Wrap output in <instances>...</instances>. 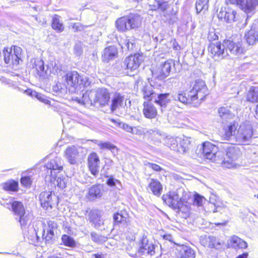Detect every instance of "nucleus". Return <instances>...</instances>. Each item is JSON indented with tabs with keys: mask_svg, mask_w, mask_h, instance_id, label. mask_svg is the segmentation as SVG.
Wrapping results in <instances>:
<instances>
[{
	"mask_svg": "<svg viewBox=\"0 0 258 258\" xmlns=\"http://www.w3.org/2000/svg\"><path fill=\"white\" fill-rule=\"evenodd\" d=\"M208 88L204 81H196L191 90L188 92L179 91L172 96L173 99L183 104H192L195 107L198 106L208 95Z\"/></svg>",
	"mask_w": 258,
	"mask_h": 258,
	"instance_id": "obj_1",
	"label": "nucleus"
},
{
	"mask_svg": "<svg viewBox=\"0 0 258 258\" xmlns=\"http://www.w3.org/2000/svg\"><path fill=\"white\" fill-rule=\"evenodd\" d=\"M196 153L199 157L205 158L213 161H216V158L222 155L221 152L218 151L217 147L209 142H206L199 145Z\"/></svg>",
	"mask_w": 258,
	"mask_h": 258,
	"instance_id": "obj_2",
	"label": "nucleus"
},
{
	"mask_svg": "<svg viewBox=\"0 0 258 258\" xmlns=\"http://www.w3.org/2000/svg\"><path fill=\"white\" fill-rule=\"evenodd\" d=\"M234 135L235 142L238 144H248L253 135L252 125L249 122L243 123L239 126Z\"/></svg>",
	"mask_w": 258,
	"mask_h": 258,
	"instance_id": "obj_3",
	"label": "nucleus"
},
{
	"mask_svg": "<svg viewBox=\"0 0 258 258\" xmlns=\"http://www.w3.org/2000/svg\"><path fill=\"white\" fill-rule=\"evenodd\" d=\"M66 80L69 86L74 88L79 86L87 87L90 84L87 77L80 76L76 71L68 72L66 76Z\"/></svg>",
	"mask_w": 258,
	"mask_h": 258,
	"instance_id": "obj_4",
	"label": "nucleus"
},
{
	"mask_svg": "<svg viewBox=\"0 0 258 258\" xmlns=\"http://www.w3.org/2000/svg\"><path fill=\"white\" fill-rule=\"evenodd\" d=\"M179 190L170 191L167 195H163L162 199L169 207L182 212V209L184 208L183 202L179 195Z\"/></svg>",
	"mask_w": 258,
	"mask_h": 258,
	"instance_id": "obj_5",
	"label": "nucleus"
},
{
	"mask_svg": "<svg viewBox=\"0 0 258 258\" xmlns=\"http://www.w3.org/2000/svg\"><path fill=\"white\" fill-rule=\"evenodd\" d=\"M172 66H175L174 60L168 59L164 62H161L156 70L152 72V73L158 79L163 80L169 75Z\"/></svg>",
	"mask_w": 258,
	"mask_h": 258,
	"instance_id": "obj_6",
	"label": "nucleus"
},
{
	"mask_svg": "<svg viewBox=\"0 0 258 258\" xmlns=\"http://www.w3.org/2000/svg\"><path fill=\"white\" fill-rule=\"evenodd\" d=\"M208 50L212 55L213 58L216 60L223 59L229 55L225 50L224 43H212L209 45Z\"/></svg>",
	"mask_w": 258,
	"mask_h": 258,
	"instance_id": "obj_7",
	"label": "nucleus"
},
{
	"mask_svg": "<svg viewBox=\"0 0 258 258\" xmlns=\"http://www.w3.org/2000/svg\"><path fill=\"white\" fill-rule=\"evenodd\" d=\"M81 150L79 147L69 146L66 149L64 156L70 164H76L81 158Z\"/></svg>",
	"mask_w": 258,
	"mask_h": 258,
	"instance_id": "obj_8",
	"label": "nucleus"
},
{
	"mask_svg": "<svg viewBox=\"0 0 258 258\" xmlns=\"http://www.w3.org/2000/svg\"><path fill=\"white\" fill-rule=\"evenodd\" d=\"M39 200L41 206L46 209H51L58 203L56 196L52 195L50 191L42 192L39 195Z\"/></svg>",
	"mask_w": 258,
	"mask_h": 258,
	"instance_id": "obj_9",
	"label": "nucleus"
},
{
	"mask_svg": "<svg viewBox=\"0 0 258 258\" xmlns=\"http://www.w3.org/2000/svg\"><path fill=\"white\" fill-rule=\"evenodd\" d=\"M110 94L108 90L105 88H98L95 91L93 98L94 105L98 103L100 106H105L109 102Z\"/></svg>",
	"mask_w": 258,
	"mask_h": 258,
	"instance_id": "obj_10",
	"label": "nucleus"
},
{
	"mask_svg": "<svg viewBox=\"0 0 258 258\" xmlns=\"http://www.w3.org/2000/svg\"><path fill=\"white\" fill-rule=\"evenodd\" d=\"M224 46L225 47V50L230 55L237 56L242 54L244 49L241 46L239 43H235L230 40H225L224 41Z\"/></svg>",
	"mask_w": 258,
	"mask_h": 258,
	"instance_id": "obj_11",
	"label": "nucleus"
},
{
	"mask_svg": "<svg viewBox=\"0 0 258 258\" xmlns=\"http://www.w3.org/2000/svg\"><path fill=\"white\" fill-rule=\"evenodd\" d=\"M143 61V56L139 53L131 55L126 58L123 62V64L127 70L131 71L136 70Z\"/></svg>",
	"mask_w": 258,
	"mask_h": 258,
	"instance_id": "obj_12",
	"label": "nucleus"
},
{
	"mask_svg": "<svg viewBox=\"0 0 258 258\" xmlns=\"http://www.w3.org/2000/svg\"><path fill=\"white\" fill-rule=\"evenodd\" d=\"M138 252L140 255H154L155 253V246L152 242H149L147 237H143Z\"/></svg>",
	"mask_w": 258,
	"mask_h": 258,
	"instance_id": "obj_13",
	"label": "nucleus"
},
{
	"mask_svg": "<svg viewBox=\"0 0 258 258\" xmlns=\"http://www.w3.org/2000/svg\"><path fill=\"white\" fill-rule=\"evenodd\" d=\"M100 159L97 153L93 152L88 157V165L91 173L96 176L99 171Z\"/></svg>",
	"mask_w": 258,
	"mask_h": 258,
	"instance_id": "obj_14",
	"label": "nucleus"
},
{
	"mask_svg": "<svg viewBox=\"0 0 258 258\" xmlns=\"http://www.w3.org/2000/svg\"><path fill=\"white\" fill-rule=\"evenodd\" d=\"M247 43L253 45L258 41V20L255 21L252 24L250 30L245 35Z\"/></svg>",
	"mask_w": 258,
	"mask_h": 258,
	"instance_id": "obj_15",
	"label": "nucleus"
},
{
	"mask_svg": "<svg viewBox=\"0 0 258 258\" xmlns=\"http://www.w3.org/2000/svg\"><path fill=\"white\" fill-rule=\"evenodd\" d=\"M46 167L50 170V175L54 176L56 172L63 169V163L60 158L56 157L46 164Z\"/></svg>",
	"mask_w": 258,
	"mask_h": 258,
	"instance_id": "obj_16",
	"label": "nucleus"
},
{
	"mask_svg": "<svg viewBox=\"0 0 258 258\" xmlns=\"http://www.w3.org/2000/svg\"><path fill=\"white\" fill-rule=\"evenodd\" d=\"M95 95V91L87 90L84 93L81 97H76L73 99L78 103L84 105H94L93 98Z\"/></svg>",
	"mask_w": 258,
	"mask_h": 258,
	"instance_id": "obj_17",
	"label": "nucleus"
},
{
	"mask_svg": "<svg viewBox=\"0 0 258 258\" xmlns=\"http://www.w3.org/2000/svg\"><path fill=\"white\" fill-rule=\"evenodd\" d=\"M125 100V96L118 92H115L111 97L110 110L113 112L117 109L123 106V102Z\"/></svg>",
	"mask_w": 258,
	"mask_h": 258,
	"instance_id": "obj_18",
	"label": "nucleus"
},
{
	"mask_svg": "<svg viewBox=\"0 0 258 258\" xmlns=\"http://www.w3.org/2000/svg\"><path fill=\"white\" fill-rule=\"evenodd\" d=\"M143 114L149 119L154 118L157 115V110L152 101H147L143 103Z\"/></svg>",
	"mask_w": 258,
	"mask_h": 258,
	"instance_id": "obj_19",
	"label": "nucleus"
},
{
	"mask_svg": "<svg viewBox=\"0 0 258 258\" xmlns=\"http://www.w3.org/2000/svg\"><path fill=\"white\" fill-rule=\"evenodd\" d=\"M88 216L89 221L94 225L95 228H99L104 224L100 211L98 210H91Z\"/></svg>",
	"mask_w": 258,
	"mask_h": 258,
	"instance_id": "obj_20",
	"label": "nucleus"
},
{
	"mask_svg": "<svg viewBox=\"0 0 258 258\" xmlns=\"http://www.w3.org/2000/svg\"><path fill=\"white\" fill-rule=\"evenodd\" d=\"M236 12L232 9L228 8L225 10H221L218 14L219 19L223 20L227 23H232L235 21Z\"/></svg>",
	"mask_w": 258,
	"mask_h": 258,
	"instance_id": "obj_21",
	"label": "nucleus"
},
{
	"mask_svg": "<svg viewBox=\"0 0 258 258\" xmlns=\"http://www.w3.org/2000/svg\"><path fill=\"white\" fill-rule=\"evenodd\" d=\"M201 244L205 247L218 248L222 243L217 240V238L213 236L205 235L200 239Z\"/></svg>",
	"mask_w": 258,
	"mask_h": 258,
	"instance_id": "obj_22",
	"label": "nucleus"
},
{
	"mask_svg": "<svg viewBox=\"0 0 258 258\" xmlns=\"http://www.w3.org/2000/svg\"><path fill=\"white\" fill-rule=\"evenodd\" d=\"M258 6V0H242L239 7L246 13L253 11Z\"/></svg>",
	"mask_w": 258,
	"mask_h": 258,
	"instance_id": "obj_23",
	"label": "nucleus"
},
{
	"mask_svg": "<svg viewBox=\"0 0 258 258\" xmlns=\"http://www.w3.org/2000/svg\"><path fill=\"white\" fill-rule=\"evenodd\" d=\"M126 17L128 23V27L130 29L137 28L141 26L142 19L139 15L131 14Z\"/></svg>",
	"mask_w": 258,
	"mask_h": 258,
	"instance_id": "obj_24",
	"label": "nucleus"
},
{
	"mask_svg": "<svg viewBox=\"0 0 258 258\" xmlns=\"http://www.w3.org/2000/svg\"><path fill=\"white\" fill-rule=\"evenodd\" d=\"M177 141L178 145L177 152L181 153L187 152L190 148V142L189 139L185 137H178Z\"/></svg>",
	"mask_w": 258,
	"mask_h": 258,
	"instance_id": "obj_25",
	"label": "nucleus"
},
{
	"mask_svg": "<svg viewBox=\"0 0 258 258\" xmlns=\"http://www.w3.org/2000/svg\"><path fill=\"white\" fill-rule=\"evenodd\" d=\"M117 52V48L114 46H110L105 48L103 50L102 56L103 61L108 62L115 57Z\"/></svg>",
	"mask_w": 258,
	"mask_h": 258,
	"instance_id": "obj_26",
	"label": "nucleus"
},
{
	"mask_svg": "<svg viewBox=\"0 0 258 258\" xmlns=\"http://www.w3.org/2000/svg\"><path fill=\"white\" fill-rule=\"evenodd\" d=\"M148 187L154 195L157 197L161 195L162 191V185L158 180L151 179Z\"/></svg>",
	"mask_w": 258,
	"mask_h": 258,
	"instance_id": "obj_27",
	"label": "nucleus"
},
{
	"mask_svg": "<svg viewBox=\"0 0 258 258\" xmlns=\"http://www.w3.org/2000/svg\"><path fill=\"white\" fill-rule=\"evenodd\" d=\"M102 186L100 184L92 186L88 191V195L90 200L100 198L103 195Z\"/></svg>",
	"mask_w": 258,
	"mask_h": 258,
	"instance_id": "obj_28",
	"label": "nucleus"
},
{
	"mask_svg": "<svg viewBox=\"0 0 258 258\" xmlns=\"http://www.w3.org/2000/svg\"><path fill=\"white\" fill-rule=\"evenodd\" d=\"M241 155V153L239 148L232 146L227 148L226 155L232 161L237 160Z\"/></svg>",
	"mask_w": 258,
	"mask_h": 258,
	"instance_id": "obj_29",
	"label": "nucleus"
},
{
	"mask_svg": "<svg viewBox=\"0 0 258 258\" xmlns=\"http://www.w3.org/2000/svg\"><path fill=\"white\" fill-rule=\"evenodd\" d=\"M150 9L152 11L160 10L165 11L169 7L168 0H155L153 5H150Z\"/></svg>",
	"mask_w": 258,
	"mask_h": 258,
	"instance_id": "obj_30",
	"label": "nucleus"
},
{
	"mask_svg": "<svg viewBox=\"0 0 258 258\" xmlns=\"http://www.w3.org/2000/svg\"><path fill=\"white\" fill-rule=\"evenodd\" d=\"M237 125L235 122H231L225 129V139L227 140H235V134H236Z\"/></svg>",
	"mask_w": 258,
	"mask_h": 258,
	"instance_id": "obj_31",
	"label": "nucleus"
},
{
	"mask_svg": "<svg viewBox=\"0 0 258 258\" xmlns=\"http://www.w3.org/2000/svg\"><path fill=\"white\" fill-rule=\"evenodd\" d=\"M4 61L7 64H13L17 65L19 63V61L14 57L12 53V48L10 50L8 48H4L3 51Z\"/></svg>",
	"mask_w": 258,
	"mask_h": 258,
	"instance_id": "obj_32",
	"label": "nucleus"
},
{
	"mask_svg": "<svg viewBox=\"0 0 258 258\" xmlns=\"http://www.w3.org/2000/svg\"><path fill=\"white\" fill-rule=\"evenodd\" d=\"M142 93L143 98L149 101H153L156 96H157V94L153 91V87L151 85L144 86L142 89Z\"/></svg>",
	"mask_w": 258,
	"mask_h": 258,
	"instance_id": "obj_33",
	"label": "nucleus"
},
{
	"mask_svg": "<svg viewBox=\"0 0 258 258\" xmlns=\"http://www.w3.org/2000/svg\"><path fill=\"white\" fill-rule=\"evenodd\" d=\"M230 243L235 248H246L247 247V243L241 238L236 235L231 237Z\"/></svg>",
	"mask_w": 258,
	"mask_h": 258,
	"instance_id": "obj_34",
	"label": "nucleus"
},
{
	"mask_svg": "<svg viewBox=\"0 0 258 258\" xmlns=\"http://www.w3.org/2000/svg\"><path fill=\"white\" fill-rule=\"evenodd\" d=\"M40 76L44 77L47 74L48 68L47 67L46 69L44 66V61L40 59H36L34 61V67Z\"/></svg>",
	"mask_w": 258,
	"mask_h": 258,
	"instance_id": "obj_35",
	"label": "nucleus"
},
{
	"mask_svg": "<svg viewBox=\"0 0 258 258\" xmlns=\"http://www.w3.org/2000/svg\"><path fill=\"white\" fill-rule=\"evenodd\" d=\"M247 101L255 103L258 101V88L252 86L247 92L246 96Z\"/></svg>",
	"mask_w": 258,
	"mask_h": 258,
	"instance_id": "obj_36",
	"label": "nucleus"
},
{
	"mask_svg": "<svg viewBox=\"0 0 258 258\" xmlns=\"http://www.w3.org/2000/svg\"><path fill=\"white\" fill-rule=\"evenodd\" d=\"M25 93L32 97L35 96L40 101L43 102L46 104H50V101L47 97L41 93L37 92L36 91H33L31 89H27L25 91Z\"/></svg>",
	"mask_w": 258,
	"mask_h": 258,
	"instance_id": "obj_37",
	"label": "nucleus"
},
{
	"mask_svg": "<svg viewBox=\"0 0 258 258\" xmlns=\"http://www.w3.org/2000/svg\"><path fill=\"white\" fill-rule=\"evenodd\" d=\"M178 137H166L164 139V144L171 149L177 152L178 145Z\"/></svg>",
	"mask_w": 258,
	"mask_h": 258,
	"instance_id": "obj_38",
	"label": "nucleus"
},
{
	"mask_svg": "<svg viewBox=\"0 0 258 258\" xmlns=\"http://www.w3.org/2000/svg\"><path fill=\"white\" fill-rule=\"evenodd\" d=\"M169 94H157L154 98L153 102L156 103L161 107H166L169 102V99H168Z\"/></svg>",
	"mask_w": 258,
	"mask_h": 258,
	"instance_id": "obj_39",
	"label": "nucleus"
},
{
	"mask_svg": "<svg viewBox=\"0 0 258 258\" xmlns=\"http://www.w3.org/2000/svg\"><path fill=\"white\" fill-rule=\"evenodd\" d=\"M128 23L126 16L118 19L116 21L117 29L120 31H125L131 30L128 27Z\"/></svg>",
	"mask_w": 258,
	"mask_h": 258,
	"instance_id": "obj_40",
	"label": "nucleus"
},
{
	"mask_svg": "<svg viewBox=\"0 0 258 258\" xmlns=\"http://www.w3.org/2000/svg\"><path fill=\"white\" fill-rule=\"evenodd\" d=\"M117 126L124 131L128 133H131L133 135L141 134V131L137 127H132L124 122H117Z\"/></svg>",
	"mask_w": 258,
	"mask_h": 258,
	"instance_id": "obj_41",
	"label": "nucleus"
},
{
	"mask_svg": "<svg viewBox=\"0 0 258 258\" xmlns=\"http://www.w3.org/2000/svg\"><path fill=\"white\" fill-rule=\"evenodd\" d=\"M113 219L116 223L126 224L128 222L129 218L127 214L125 211H121L114 215Z\"/></svg>",
	"mask_w": 258,
	"mask_h": 258,
	"instance_id": "obj_42",
	"label": "nucleus"
},
{
	"mask_svg": "<svg viewBox=\"0 0 258 258\" xmlns=\"http://www.w3.org/2000/svg\"><path fill=\"white\" fill-rule=\"evenodd\" d=\"M59 17V16L55 15L52 18L51 24L52 29L58 33L62 32L64 28L63 23L60 22Z\"/></svg>",
	"mask_w": 258,
	"mask_h": 258,
	"instance_id": "obj_43",
	"label": "nucleus"
},
{
	"mask_svg": "<svg viewBox=\"0 0 258 258\" xmlns=\"http://www.w3.org/2000/svg\"><path fill=\"white\" fill-rule=\"evenodd\" d=\"M12 208L15 215H22L25 214V210L23 204L19 201H15L12 203Z\"/></svg>",
	"mask_w": 258,
	"mask_h": 258,
	"instance_id": "obj_44",
	"label": "nucleus"
},
{
	"mask_svg": "<svg viewBox=\"0 0 258 258\" xmlns=\"http://www.w3.org/2000/svg\"><path fill=\"white\" fill-rule=\"evenodd\" d=\"M209 0H198L196 3V10L198 13L207 11L209 8Z\"/></svg>",
	"mask_w": 258,
	"mask_h": 258,
	"instance_id": "obj_45",
	"label": "nucleus"
},
{
	"mask_svg": "<svg viewBox=\"0 0 258 258\" xmlns=\"http://www.w3.org/2000/svg\"><path fill=\"white\" fill-rule=\"evenodd\" d=\"M61 239L62 243L65 246L73 247L76 245V242L74 238L68 235H62Z\"/></svg>",
	"mask_w": 258,
	"mask_h": 258,
	"instance_id": "obj_46",
	"label": "nucleus"
},
{
	"mask_svg": "<svg viewBox=\"0 0 258 258\" xmlns=\"http://www.w3.org/2000/svg\"><path fill=\"white\" fill-rule=\"evenodd\" d=\"M133 39L125 38L121 45V48L126 50H133L135 47V44Z\"/></svg>",
	"mask_w": 258,
	"mask_h": 258,
	"instance_id": "obj_47",
	"label": "nucleus"
},
{
	"mask_svg": "<svg viewBox=\"0 0 258 258\" xmlns=\"http://www.w3.org/2000/svg\"><path fill=\"white\" fill-rule=\"evenodd\" d=\"M219 114L223 120L232 118L233 115L229 110L225 107H221L218 110Z\"/></svg>",
	"mask_w": 258,
	"mask_h": 258,
	"instance_id": "obj_48",
	"label": "nucleus"
},
{
	"mask_svg": "<svg viewBox=\"0 0 258 258\" xmlns=\"http://www.w3.org/2000/svg\"><path fill=\"white\" fill-rule=\"evenodd\" d=\"M19 221L20 222L22 229H25L27 227V226L29 220L28 215H26L25 214H23L22 215L19 216Z\"/></svg>",
	"mask_w": 258,
	"mask_h": 258,
	"instance_id": "obj_49",
	"label": "nucleus"
},
{
	"mask_svg": "<svg viewBox=\"0 0 258 258\" xmlns=\"http://www.w3.org/2000/svg\"><path fill=\"white\" fill-rule=\"evenodd\" d=\"M48 225L49 228L47 230V234L45 237L46 240H49L52 239V237L54 236L53 229L56 227V224L54 223H51L50 224V222H49Z\"/></svg>",
	"mask_w": 258,
	"mask_h": 258,
	"instance_id": "obj_50",
	"label": "nucleus"
},
{
	"mask_svg": "<svg viewBox=\"0 0 258 258\" xmlns=\"http://www.w3.org/2000/svg\"><path fill=\"white\" fill-rule=\"evenodd\" d=\"M98 145L101 149L109 150L112 152H113L114 149L116 148V147L114 145L112 144L109 142H106L104 143L100 142L98 144Z\"/></svg>",
	"mask_w": 258,
	"mask_h": 258,
	"instance_id": "obj_51",
	"label": "nucleus"
},
{
	"mask_svg": "<svg viewBox=\"0 0 258 258\" xmlns=\"http://www.w3.org/2000/svg\"><path fill=\"white\" fill-rule=\"evenodd\" d=\"M18 183L15 181H11L7 182L4 186V189L6 190L15 191L18 187Z\"/></svg>",
	"mask_w": 258,
	"mask_h": 258,
	"instance_id": "obj_52",
	"label": "nucleus"
},
{
	"mask_svg": "<svg viewBox=\"0 0 258 258\" xmlns=\"http://www.w3.org/2000/svg\"><path fill=\"white\" fill-rule=\"evenodd\" d=\"M205 198L199 194H196L195 195L194 197L193 204L194 205L197 206H202L203 205V201H205Z\"/></svg>",
	"mask_w": 258,
	"mask_h": 258,
	"instance_id": "obj_53",
	"label": "nucleus"
},
{
	"mask_svg": "<svg viewBox=\"0 0 258 258\" xmlns=\"http://www.w3.org/2000/svg\"><path fill=\"white\" fill-rule=\"evenodd\" d=\"M91 237L93 241L97 243H102L105 240V237L99 235L95 232L91 233Z\"/></svg>",
	"mask_w": 258,
	"mask_h": 258,
	"instance_id": "obj_54",
	"label": "nucleus"
},
{
	"mask_svg": "<svg viewBox=\"0 0 258 258\" xmlns=\"http://www.w3.org/2000/svg\"><path fill=\"white\" fill-rule=\"evenodd\" d=\"M21 52L22 49L21 47L17 46H13V51H12L13 54L14 55V57L19 61L21 56Z\"/></svg>",
	"mask_w": 258,
	"mask_h": 258,
	"instance_id": "obj_55",
	"label": "nucleus"
},
{
	"mask_svg": "<svg viewBox=\"0 0 258 258\" xmlns=\"http://www.w3.org/2000/svg\"><path fill=\"white\" fill-rule=\"evenodd\" d=\"M74 52L77 55H80L83 52L82 43L79 41L76 43L74 47Z\"/></svg>",
	"mask_w": 258,
	"mask_h": 258,
	"instance_id": "obj_56",
	"label": "nucleus"
},
{
	"mask_svg": "<svg viewBox=\"0 0 258 258\" xmlns=\"http://www.w3.org/2000/svg\"><path fill=\"white\" fill-rule=\"evenodd\" d=\"M146 165L155 171H164V169L162 168H161L159 165L155 163L148 162L146 164Z\"/></svg>",
	"mask_w": 258,
	"mask_h": 258,
	"instance_id": "obj_57",
	"label": "nucleus"
},
{
	"mask_svg": "<svg viewBox=\"0 0 258 258\" xmlns=\"http://www.w3.org/2000/svg\"><path fill=\"white\" fill-rule=\"evenodd\" d=\"M32 180L29 176L22 177L21 179V184L26 187L30 186L31 184Z\"/></svg>",
	"mask_w": 258,
	"mask_h": 258,
	"instance_id": "obj_58",
	"label": "nucleus"
},
{
	"mask_svg": "<svg viewBox=\"0 0 258 258\" xmlns=\"http://www.w3.org/2000/svg\"><path fill=\"white\" fill-rule=\"evenodd\" d=\"M184 251V255L183 256L185 258L191 257L192 255L194 254V250L190 247H184L183 248Z\"/></svg>",
	"mask_w": 258,
	"mask_h": 258,
	"instance_id": "obj_59",
	"label": "nucleus"
},
{
	"mask_svg": "<svg viewBox=\"0 0 258 258\" xmlns=\"http://www.w3.org/2000/svg\"><path fill=\"white\" fill-rule=\"evenodd\" d=\"M72 28L76 31H81L84 29L85 28V26H83L82 24L79 23H75L72 24Z\"/></svg>",
	"mask_w": 258,
	"mask_h": 258,
	"instance_id": "obj_60",
	"label": "nucleus"
},
{
	"mask_svg": "<svg viewBox=\"0 0 258 258\" xmlns=\"http://www.w3.org/2000/svg\"><path fill=\"white\" fill-rule=\"evenodd\" d=\"M57 185L60 188H63L66 187L67 183L64 179L58 178L57 179Z\"/></svg>",
	"mask_w": 258,
	"mask_h": 258,
	"instance_id": "obj_61",
	"label": "nucleus"
},
{
	"mask_svg": "<svg viewBox=\"0 0 258 258\" xmlns=\"http://www.w3.org/2000/svg\"><path fill=\"white\" fill-rule=\"evenodd\" d=\"M218 38V36L214 32H210L208 36V39L210 41L216 40Z\"/></svg>",
	"mask_w": 258,
	"mask_h": 258,
	"instance_id": "obj_62",
	"label": "nucleus"
},
{
	"mask_svg": "<svg viewBox=\"0 0 258 258\" xmlns=\"http://www.w3.org/2000/svg\"><path fill=\"white\" fill-rule=\"evenodd\" d=\"M235 163L232 162V161L231 162H229L228 161H223V167L227 168H233V167H234L235 166Z\"/></svg>",
	"mask_w": 258,
	"mask_h": 258,
	"instance_id": "obj_63",
	"label": "nucleus"
},
{
	"mask_svg": "<svg viewBox=\"0 0 258 258\" xmlns=\"http://www.w3.org/2000/svg\"><path fill=\"white\" fill-rule=\"evenodd\" d=\"M226 4H231L240 6L242 0H225Z\"/></svg>",
	"mask_w": 258,
	"mask_h": 258,
	"instance_id": "obj_64",
	"label": "nucleus"
}]
</instances>
